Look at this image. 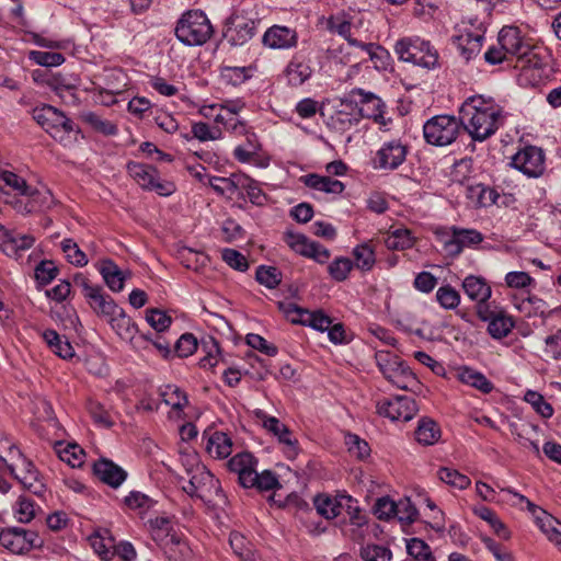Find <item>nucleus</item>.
I'll return each mask as SVG.
<instances>
[{
	"label": "nucleus",
	"instance_id": "nucleus-1",
	"mask_svg": "<svg viewBox=\"0 0 561 561\" xmlns=\"http://www.w3.org/2000/svg\"><path fill=\"white\" fill-rule=\"evenodd\" d=\"M462 128L474 141H484L496 133L503 121V108L483 95L468 98L460 107Z\"/></svg>",
	"mask_w": 561,
	"mask_h": 561
},
{
	"label": "nucleus",
	"instance_id": "nucleus-2",
	"mask_svg": "<svg viewBox=\"0 0 561 561\" xmlns=\"http://www.w3.org/2000/svg\"><path fill=\"white\" fill-rule=\"evenodd\" d=\"M330 28L332 32L339 34L346 42L348 47L354 51L346 49V55L341 58L344 64H359L368 57L370 60H381L387 55V51L378 44L366 43L355 35L354 27L350 21L346 20H330Z\"/></svg>",
	"mask_w": 561,
	"mask_h": 561
},
{
	"label": "nucleus",
	"instance_id": "nucleus-3",
	"mask_svg": "<svg viewBox=\"0 0 561 561\" xmlns=\"http://www.w3.org/2000/svg\"><path fill=\"white\" fill-rule=\"evenodd\" d=\"M394 53L404 62L426 69H434L438 66V51L428 42L419 36L403 37L394 45Z\"/></svg>",
	"mask_w": 561,
	"mask_h": 561
},
{
	"label": "nucleus",
	"instance_id": "nucleus-4",
	"mask_svg": "<svg viewBox=\"0 0 561 561\" xmlns=\"http://www.w3.org/2000/svg\"><path fill=\"white\" fill-rule=\"evenodd\" d=\"M497 42L510 56L516 57L517 67L522 69L540 67L541 59L535 47L524 39L518 27L504 26L499 33Z\"/></svg>",
	"mask_w": 561,
	"mask_h": 561
},
{
	"label": "nucleus",
	"instance_id": "nucleus-5",
	"mask_svg": "<svg viewBox=\"0 0 561 561\" xmlns=\"http://www.w3.org/2000/svg\"><path fill=\"white\" fill-rule=\"evenodd\" d=\"M213 27L202 11H188L182 15L175 27V35L188 46L202 45L211 36Z\"/></svg>",
	"mask_w": 561,
	"mask_h": 561
},
{
	"label": "nucleus",
	"instance_id": "nucleus-6",
	"mask_svg": "<svg viewBox=\"0 0 561 561\" xmlns=\"http://www.w3.org/2000/svg\"><path fill=\"white\" fill-rule=\"evenodd\" d=\"M462 128L460 117L451 115H436L430 118L423 126L426 142L444 147L453 144Z\"/></svg>",
	"mask_w": 561,
	"mask_h": 561
},
{
	"label": "nucleus",
	"instance_id": "nucleus-7",
	"mask_svg": "<svg viewBox=\"0 0 561 561\" xmlns=\"http://www.w3.org/2000/svg\"><path fill=\"white\" fill-rule=\"evenodd\" d=\"M33 118L55 139L62 140V134L69 135L76 130L73 122L51 105L35 108Z\"/></svg>",
	"mask_w": 561,
	"mask_h": 561
},
{
	"label": "nucleus",
	"instance_id": "nucleus-8",
	"mask_svg": "<svg viewBox=\"0 0 561 561\" xmlns=\"http://www.w3.org/2000/svg\"><path fill=\"white\" fill-rule=\"evenodd\" d=\"M10 454L16 455L15 462L7 463L10 473L27 490L34 494L41 495L45 491L39 472L36 470L31 460L25 458L15 447H10Z\"/></svg>",
	"mask_w": 561,
	"mask_h": 561
},
{
	"label": "nucleus",
	"instance_id": "nucleus-9",
	"mask_svg": "<svg viewBox=\"0 0 561 561\" xmlns=\"http://www.w3.org/2000/svg\"><path fill=\"white\" fill-rule=\"evenodd\" d=\"M75 282L82 288L83 297L98 316L108 319L119 308L101 286L91 284L88 278L81 275L77 276Z\"/></svg>",
	"mask_w": 561,
	"mask_h": 561
},
{
	"label": "nucleus",
	"instance_id": "nucleus-10",
	"mask_svg": "<svg viewBox=\"0 0 561 561\" xmlns=\"http://www.w3.org/2000/svg\"><path fill=\"white\" fill-rule=\"evenodd\" d=\"M190 474V479L182 484V490L190 496L211 501L214 495L221 493L219 481L204 467H197Z\"/></svg>",
	"mask_w": 561,
	"mask_h": 561
},
{
	"label": "nucleus",
	"instance_id": "nucleus-11",
	"mask_svg": "<svg viewBox=\"0 0 561 561\" xmlns=\"http://www.w3.org/2000/svg\"><path fill=\"white\" fill-rule=\"evenodd\" d=\"M255 415L261 422L262 426L283 446V451L287 459H295L299 454V446L297 438L293 435L289 427L280 422L277 417L271 416L263 411H256Z\"/></svg>",
	"mask_w": 561,
	"mask_h": 561
},
{
	"label": "nucleus",
	"instance_id": "nucleus-12",
	"mask_svg": "<svg viewBox=\"0 0 561 561\" xmlns=\"http://www.w3.org/2000/svg\"><path fill=\"white\" fill-rule=\"evenodd\" d=\"M129 175L145 190L156 191L161 196H169L174 191V184L161 181L156 168L149 164L129 162L127 164Z\"/></svg>",
	"mask_w": 561,
	"mask_h": 561
},
{
	"label": "nucleus",
	"instance_id": "nucleus-13",
	"mask_svg": "<svg viewBox=\"0 0 561 561\" xmlns=\"http://www.w3.org/2000/svg\"><path fill=\"white\" fill-rule=\"evenodd\" d=\"M0 545L12 553L23 554L42 547L43 540L33 530L13 527L0 533Z\"/></svg>",
	"mask_w": 561,
	"mask_h": 561
},
{
	"label": "nucleus",
	"instance_id": "nucleus-14",
	"mask_svg": "<svg viewBox=\"0 0 561 561\" xmlns=\"http://www.w3.org/2000/svg\"><path fill=\"white\" fill-rule=\"evenodd\" d=\"M279 308L284 311L287 319L295 324L308 325L320 332L329 330L332 319L322 310L309 311L302 309L295 304H279Z\"/></svg>",
	"mask_w": 561,
	"mask_h": 561
},
{
	"label": "nucleus",
	"instance_id": "nucleus-15",
	"mask_svg": "<svg viewBox=\"0 0 561 561\" xmlns=\"http://www.w3.org/2000/svg\"><path fill=\"white\" fill-rule=\"evenodd\" d=\"M379 415L391 421L408 422L417 412V405L413 398L408 396H396L391 399H382L376 405Z\"/></svg>",
	"mask_w": 561,
	"mask_h": 561
},
{
	"label": "nucleus",
	"instance_id": "nucleus-16",
	"mask_svg": "<svg viewBox=\"0 0 561 561\" xmlns=\"http://www.w3.org/2000/svg\"><path fill=\"white\" fill-rule=\"evenodd\" d=\"M512 165L529 178H538L545 171V154L540 148L528 146L515 153Z\"/></svg>",
	"mask_w": 561,
	"mask_h": 561
},
{
	"label": "nucleus",
	"instance_id": "nucleus-17",
	"mask_svg": "<svg viewBox=\"0 0 561 561\" xmlns=\"http://www.w3.org/2000/svg\"><path fill=\"white\" fill-rule=\"evenodd\" d=\"M358 122L357 100L346 98L340 100L327 124L336 131H346Z\"/></svg>",
	"mask_w": 561,
	"mask_h": 561
},
{
	"label": "nucleus",
	"instance_id": "nucleus-18",
	"mask_svg": "<svg viewBox=\"0 0 561 561\" xmlns=\"http://www.w3.org/2000/svg\"><path fill=\"white\" fill-rule=\"evenodd\" d=\"M352 98L358 96L357 110L358 118L367 117L374 119L380 125H386V119L382 113V101L370 92H365L362 89H354L351 91Z\"/></svg>",
	"mask_w": 561,
	"mask_h": 561
},
{
	"label": "nucleus",
	"instance_id": "nucleus-19",
	"mask_svg": "<svg viewBox=\"0 0 561 561\" xmlns=\"http://www.w3.org/2000/svg\"><path fill=\"white\" fill-rule=\"evenodd\" d=\"M229 471L236 473L241 486L250 489L256 472L257 459L248 451L234 455L227 463Z\"/></svg>",
	"mask_w": 561,
	"mask_h": 561
},
{
	"label": "nucleus",
	"instance_id": "nucleus-20",
	"mask_svg": "<svg viewBox=\"0 0 561 561\" xmlns=\"http://www.w3.org/2000/svg\"><path fill=\"white\" fill-rule=\"evenodd\" d=\"M478 314L483 321H489L488 332L494 339H503L510 334L515 323L504 311L489 312L484 306H479Z\"/></svg>",
	"mask_w": 561,
	"mask_h": 561
},
{
	"label": "nucleus",
	"instance_id": "nucleus-21",
	"mask_svg": "<svg viewBox=\"0 0 561 561\" xmlns=\"http://www.w3.org/2000/svg\"><path fill=\"white\" fill-rule=\"evenodd\" d=\"M14 203V208L21 214H32L45 208H49L53 204V195L49 191L32 190L28 186V192L21 195Z\"/></svg>",
	"mask_w": 561,
	"mask_h": 561
},
{
	"label": "nucleus",
	"instance_id": "nucleus-22",
	"mask_svg": "<svg viewBox=\"0 0 561 561\" xmlns=\"http://www.w3.org/2000/svg\"><path fill=\"white\" fill-rule=\"evenodd\" d=\"M407 147L399 140L383 144L377 151V162L380 169L394 170L405 160Z\"/></svg>",
	"mask_w": 561,
	"mask_h": 561
},
{
	"label": "nucleus",
	"instance_id": "nucleus-23",
	"mask_svg": "<svg viewBox=\"0 0 561 561\" xmlns=\"http://www.w3.org/2000/svg\"><path fill=\"white\" fill-rule=\"evenodd\" d=\"M149 528L153 541L163 549L181 543V538L175 534L171 520L167 517L150 519Z\"/></svg>",
	"mask_w": 561,
	"mask_h": 561
},
{
	"label": "nucleus",
	"instance_id": "nucleus-24",
	"mask_svg": "<svg viewBox=\"0 0 561 561\" xmlns=\"http://www.w3.org/2000/svg\"><path fill=\"white\" fill-rule=\"evenodd\" d=\"M94 474L105 484L117 489L127 478V472L112 460L101 458L93 465Z\"/></svg>",
	"mask_w": 561,
	"mask_h": 561
},
{
	"label": "nucleus",
	"instance_id": "nucleus-25",
	"mask_svg": "<svg viewBox=\"0 0 561 561\" xmlns=\"http://www.w3.org/2000/svg\"><path fill=\"white\" fill-rule=\"evenodd\" d=\"M34 243L35 237L33 234L7 230L2 242V250L5 255L19 260L22 252L31 249Z\"/></svg>",
	"mask_w": 561,
	"mask_h": 561
},
{
	"label": "nucleus",
	"instance_id": "nucleus-26",
	"mask_svg": "<svg viewBox=\"0 0 561 561\" xmlns=\"http://www.w3.org/2000/svg\"><path fill=\"white\" fill-rule=\"evenodd\" d=\"M483 39V32L463 30L459 35L454 37V43L461 57L466 61H469L480 53Z\"/></svg>",
	"mask_w": 561,
	"mask_h": 561
},
{
	"label": "nucleus",
	"instance_id": "nucleus-27",
	"mask_svg": "<svg viewBox=\"0 0 561 561\" xmlns=\"http://www.w3.org/2000/svg\"><path fill=\"white\" fill-rule=\"evenodd\" d=\"M107 321L122 340L130 342L134 346L138 345V337L136 336L139 333L138 327L123 308L119 307Z\"/></svg>",
	"mask_w": 561,
	"mask_h": 561
},
{
	"label": "nucleus",
	"instance_id": "nucleus-28",
	"mask_svg": "<svg viewBox=\"0 0 561 561\" xmlns=\"http://www.w3.org/2000/svg\"><path fill=\"white\" fill-rule=\"evenodd\" d=\"M263 43L271 48H290L297 44V33L287 26L273 25L265 32Z\"/></svg>",
	"mask_w": 561,
	"mask_h": 561
},
{
	"label": "nucleus",
	"instance_id": "nucleus-29",
	"mask_svg": "<svg viewBox=\"0 0 561 561\" xmlns=\"http://www.w3.org/2000/svg\"><path fill=\"white\" fill-rule=\"evenodd\" d=\"M347 502H351L350 495L331 496L329 494H319L314 497L317 512L327 519L337 517Z\"/></svg>",
	"mask_w": 561,
	"mask_h": 561
},
{
	"label": "nucleus",
	"instance_id": "nucleus-30",
	"mask_svg": "<svg viewBox=\"0 0 561 561\" xmlns=\"http://www.w3.org/2000/svg\"><path fill=\"white\" fill-rule=\"evenodd\" d=\"M462 288L466 295L480 306L486 302L491 297V287L482 277L469 275L462 282Z\"/></svg>",
	"mask_w": 561,
	"mask_h": 561
},
{
	"label": "nucleus",
	"instance_id": "nucleus-31",
	"mask_svg": "<svg viewBox=\"0 0 561 561\" xmlns=\"http://www.w3.org/2000/svg\"><path fill=\"white\" fill-rule=\"evenodd\" d=\"M206 450L213 458L225 459L232 453V440L228 434L215 431L208 435Z\"/></svg>",
	"mask_w": 561,
	"mask_h": 561
},
{
	"label": "nucleus",
	"instance_id": "nucleus-32",
	"mask_svg": "<svg viewBox=\"0 0 561 561\" xmlns=\"http://www.w3.org/2000/svg\"><path fill=\"white\" fill-rule=\"evenodd\" d=\"M312 75V69L308 61L301 57H294L286 68L288 83L293 87L304 84Z\"/></svg>",
	"mask_w": 561,
	"mask_h": 561
},
{
	"label": "nucleus",
	"instance_id": "nucleus-33",
	"mask_svg": "<svg viewBox=\"0 0 561 561\" xmlns=\"http://www.w3.org/2000/svg\"><path fill=\"white\" fill-rule=\"evenodd\" d=\"M301 180L308 187L329 194H341L345 188L341 181L334 180L330 176H322L312 173L302 176Z\"/></svg>",
	"mask_w": 561,
	"mask_h": 561
},
{
	"label": "nucleus",
	"instance_id": "nucleus-34",
	"mask_svg": "<svg viewBox=\"0 0 561 561\" xmlns=\"http://www.w3.org/2000/svg\"><path fill=\"white\" fill-rule=\"evenodd\" d=\"M99 272L111 290L121 291L124 288L125 277L112 260L101 261Z\"/></svg>",
	"mask_w": 561,
	"mask_h": 561
},
{
	"label": "nucleus",
	"instance_id": "nucleus-35",
	"mask_svg": "<svg viewBox=\"0 0 561 561\" xmlns=\"http://www.w3.org/2000/svg\"><path fill=\"white\" fill-rule=\"evenodd\" d=\"M385 378L402 390H409L417 383L415 375L402 362H400L397 367L388 369V374Z\"/></svg>",
	"mask_w": 561,
	"mask_h": 561
},
{
	"label": "nucleus",
	"instance_id": "nucleus-36",
	"mask_svg": "<svg viewBox=\"0 0 561 561\" xmlns=\"http://www.w3.org/2000/svg\"><path fill=\"white\" fill-rule=\"evenodd\" d=\"M353 256L355 259L354 266L364 272L370 271L376 263L375 250L370 242L355 247Z\"/></svg>",
	"mask_w": 561,
	"mask_h": 561
},
{
	"label": "nucleus",
	"instance_id": "nucleus-37",
	"mask_svg": "<svg viewBox=\"0 0 561 561\" xmlns=\"http://www.w3.org/2000/svg\"><path fill=\"white\" fill-rule=\"evenodd\" d=\"M456 228L457 227H438L434 230L436 241L449 256L459 255V247L456 245Z\"/></svg>",
	"mask_w": 561,
	"mask_h": 561
},
{
	"label": "nucleus",
	"instance_id": "nucleus-38",
	"mask_svg": "<svg viewBox=\"0 0 561 561\" xmlns=\"http://www.w3.org/2000/svg\"><path fill=\"white\" fill-rule=\"evenodd\" d=\"M468 197L478 207H486L496 203L499 194L482 184L471 185L467 188Z\"/></svg>",
	"mask_w": 561,
	"mask_h": 561
},
{
	"label": "nucleus",
	"instance_id": "nucleus-39",
	"mask_svg": "<svg viewBox=\"0 0 561 561\" xmlns=\"http://www.w3.org/2000/svg\"><path fill=\"white\" fill-rule=\"evenodd\" d=\"M440 437L439 426L430 419H423L420 421L419 426L415 431V438L423 445H433Z\"/></svg>",
	"mask_w": 561,
	"mask_h": 561
},
{
	"label": "nucleus",
	"instance_id": "nucleus-40",
	"mask_svg": "<svg viewBox=\"0 0 561 561\" xmlns=\"http://www.w3.org/2000/svg\"><path fill=\"white\" fill-rule=\"evenodd\" d=\"M239 182L242 183V185H238V190L245 191L253 205L263 206L266 204L267 195L262 191L256 181L244 174H239Z\"/></svg>",
	"mask_w": 561,
	"mask_h": 561
},
{
	"label": "nucleus",
	"instance_id": "nucleus-41",
	"mask_svg": "<svg viewBox=\"0 0 561 561\" xmlns=\"http://www.w3.org/2000/svg\"><path fill=\"white\" fill-rule=\"evenodd\" d=\"M7 188L15 191L20 196L28 192L26 181L18 174L0 169V192H5Z\"/></svg>",
	"mask_w": 561,
	"mask_h": 561
},
{
	"label": "nucleus",
	"instance_id": "nucleus-42",
	"mask_svg": "<svg viewBox=\"0 0 561 561\" xmlns=\"http://www.w3.org/2000/svg\"><path fill=\"white\" fill-rule=\"evenodd\" d=\"M536 520L540 529L547 535L548 539L561 550V530L556 527L559 522L545 511H541L540 516H536Z\"/></svg>",
	"mask_w": 561,
	"mask_h": 561
},
{
	"label": "nucleus",
	"instance_id": "nucleus-43",
	"mask_svg": "<svg viewBox=\"0 0 561 561\" xmlns=\"http://www.w3.org/2000/svg\"><path fill=\"white\" fill-rule=\"evenodd\" d=\"M149 345H152L157 350V352L164 358H167L171 353V343L168 342L162 336H160L158 333H140L138 336V345L136 347H142L144 350H148Z\"/></svg>",
	"mask_w": 561,
	"mask_h": 561
},
{
	"label": "nucleus",
	"instance_id": "nucleus-44",
	"mask_svg": "<svg viewBox=\"0 0 561 561\" xmlns=\"http://www.w3.org/2000/svg\"><path fill=\"white\" fill-rule=\"evenodd\" d=\"M437 477L442 482L458 490H465L471 483L470 479L466 474L448 467L440 468L437 472Z\"/></svg>",
	"mask_w": 561,
	"mask_h": 561
},
{
	"label": "nucleus",
	"instance_id": "nucleus-45",
	"mask_svg": "<svg viewBox=\"0 0 561 561\" xmlns=\"http://www.w3.org/2000/svg\"><path fill=\"white\" fill-rule=\"evenodd\" d=\"M459 378L463 383L474 387L483 393H490L493 390L492 382L484 375L470 368L461 370Z\"/></svg>",
	"mask_w": 561,
	"mask_h": 561
},
{
	"label": "nucleus",
	"instance_id": "nucleus-46",
	"mask_svg": "<svg viewBox=\"0 0 561 561\" xmlns=\"http://www.w3.org/2000/svg\"><path fill=\"white\" fill-rule=\"evenodd\" d=\"M385 244L390 250H405L412 248L414 239L408 229H396L385 240Z\"/></svg>",
	"mask_w": 561,
	"mask_h": 561
},
{
	"label": "nucleus",
	"instance_id": "nucleus-47",
	"mask_svg": "<svg viewBox=\"0 0 561 561\" xmlns=\"http://www.w3.org/2000/svg\"><path fill=\"white\" fill-rule=\"evenodd\" d=\"M61 250L65 253L67 261L76 266H85L88 264V257L83 251L80 250L77 242L72 239H65L60 243Z\"/></svg>",
	"mask_w": 561,
	"mask_h": 561
},
{
	"label": "nucleus",
	"instance_id": "nucleus-48",
	"mask_svg": "<svg viewBox=\"0 0 561 561\" xmlns=\"http://www.w3.org/2000/svg\"><path fill=\"white\" fill-rule=\"evenodd\" d=\"M81 117L83 122L89 124L98 133H101L105 136H114L117 134V126L114 123L101 118L93 112H84L82 113Z\"/></svg>",
	"mask_w": 561,
	"mask_h": 561
},
{
	"label": "nucleus",
	"instance_id": "nucleus-49",
	"mask_svg": "<svg viewBox=\"0 0 561 561\" xmlns=\"http://www.w3.org/2000/svg\"><path fill=\"white\" fill-rule=\"evenodd\" d=\"M474 512L481 519L489 523L491 528L499 537L503 539L510 538V531L507 530L506 526L500 520V518L491 508L486 506H481L477 508Z\"/></svg>",
	"mask_w": 561,
	"mask_h": 561
},
{
	"label": "nucleus",
	"instance_id": "nucleus-50",
	"mask_svg": "<svg viewBox=\"0 0 561 561\" xmlns=\"http://www.w3.org/2000/svg\"><path fill=\"white\" fill-rule=\"evenodd\" d=\"M250 488H255L260 492H265L280 489L282 485L274 472L271 470H263L261 473L257 471L255 472Z\"/></svg>",
	"mask_w": 561,
	"mask_h": 561
},
{
	"label": "nucleus",
	"instance_id": "nucleus-51",
	"mask_svg": "<svg viewBox=\"0 0 561 561\" xmlns=\"http://www.w3.org/2000/svg\"><path fill=\"white\" fill-rule=\"evenodd\" d=\"M436 300L442 308L454 310L460 304V295L453 286L444 285L437 289Z\"/></svg>",
	"mask_w": 561,
	"mask_h": 561
},
{
	"label": "nucleus",
	"instance_id": "nucleus-52",
	"mask_svg": "<svg viewBox=\"0 0 561 561\" xmlns=\"http://www.w3.org/2000/svg\"><path fill=\"white\" fill-rule=\"evenodd\" d=\"M208 184L220 195L225 193L233 194L238 190V185H242L239 182V174H231L229 178L211 176L208 180Z\"/></svg>",
	"mask_w": 561,
	"mask_h": 561
},
{
	"label": "nucleus",
	"instance_id": "nucleus-53",
	"mask_svg": "<svg viewBox=\"0 0 561 561\" xmlns=\"http://www.w3.org/2000/svg\"><path fill=\"white\" fill-rule=\"evenodd\" d=\"M524 400L529 403L534 410L542 417L549 419L553 415L552 405L545 400L541 393L534 390H528L524 396Z\"/></svg>",
	"mask_w": 561,
	"mask_h": 561
},
{
	"label": "nucleus",
	"instance_id": "nucleus-54",
	"mask_svg": "<svg viewBox=\"0 0 561 561\" xmlns=\"http://www.w3.org/2000/svg\"><path fill=\"white\" fill-rule=\"evenodd\" d=\"M203 350L205 351V356L199 359V366L202 368H214L220 357V350L217 341L213 337H209L208 340H204L203 343Z\"/></svg>",
	"mask_w": 561,
	"mask_h": 561
},
{
	"label": "nucleus",
	"instance_id": "nucleus-55",
	"mask_svg": "<svg viewBox=\"0 0 561 561\" xmlns=\"http://www.w3.org/2000/svg\"><path fill=\"white\" fill-rule=\"evenodd\" d=\"M354 267L351 259L340 256L334 259L328 266L330 276L336 282H343L348 277L350 272Z\"/></svg>",
	"mask_w": 561,
	"mask_h": 561
},
{
	"label": "nucleus",
	"instance_id": "nucleus-56",
	"mask_svg": "<svg viewBox=\"0 0 561 561\" xmlns=\"http://www.w3.org/2000/svg\"><path fill=\"white\" fill-rule=\"evenodd\" d=\"M256 280L267 288H275L282 280V273L275 266L261 265L255 273Z\"/></svg>",
	"mask_w": 561,
	"mask_h": 561
},
{
	"label": "nucleus",
	"instance_id": "nucleus-57",
	"mask_svg": "<svg viewBox=\"0 0 561 561\" xmlns=\"http://www.w3.org/2000/svg\"><path fill=\"white\" fill-rule=\"evenodd\" d=\"M483 241V236L476 229L456 228V245L459 247V254L465 248L477 245Z\"/></svg>",
	"mask_w": 561,
	"mask_h": 561
},
{
	"label": "nucleus",
	"instance_id": "nucleus-58",
	"mask_svg": "<svg viewBox=\"0 0 561 561\" xmlns=\"http://www.w3.org/2000/svg\"><path fill=\"white\" fill-rule=\"evenodd\" d=\"M59 458L72 468L81 467L84 461V450L77 444H69L59 451Z\"/></svg>",
	"mask_w": 561,
	"mask_h": 561
},
{
	"label": "nucleus",
	"instance_id": "nucleus-59",
	"mask_svg": "<svg viewBox=\"0 0 561 561\" xmlns=\"http://www.w3.org/2000/svg\"><path fill=\"white\" fill-rule=\"evenodd\" d=\"M407 550L415 560L434 561L430 546L420 538L408 540Z\"/></svg>",
	"mask_w": 561,
	"mask_h": 561
},
{
	"label": "nucleus",
	"instance_id": "nucleus-60",
	"mask_svg": "<svg viewBox=\"0 0 561 561\" xmlns=\"http://www.w3.org/2000/svg\"><path fill=\"white\" fill-rule=\"evenodd\" d=\"M163 401L173 410H182L187 404L186 394L176 386H167L162 392Z\"/></svg>",
	"mask_w": 561,
	"mask_h": 561
},
{
	"label": "nucleus",
	"instance_id": "nucleus-61",
	"mask_svg": "<svg viewBox=\"0 0 561 561\" xmlns=\"http://www.w3.org/2000/svg\"><path fill=\"white\" fill-rule=\"evenodd\" d=\"M124 502L128 508L138 510L140 513L149 511L154 505V501L151 497L139 491H131Z\"/></svg>",
	"mask_w": 561,
	"mask_h": 561
},
{
	"label": "nucleus",
	"instance_id": "nucleus-62",
	"mask_svg": "<svg viewBox=\"0 0 561 561\" xmlns=\"http://www.w3.org/2000/svg\"><path fill=\"white\" fill-rule=\"evenodd\" d=\"M91 546L94 551L103 559L108 560L113 556L114 541L107 536H101L99 533L90 537Z\"/></svg>",
	"mask_w": 561,
	"mask_h": 561
},
{
	"label": "nucleus",
	"instance_id": "nucleus-63",
	"mask_svg": "<svg viewBox=\"0 0 561 561\" xmlns=\"http://www.w3.org/2000/svg\"><path fill=\"white\" fill-rule=\"evenodd\" d=\"M360 557L364 561H391L392 552L387 547L371 545L362 548Z\"/></svg>",
	"mask_w": 561,
	"mask_h": 561
},
{
	"label": "nucleus",
	"instance_id": "nucleus-64",
	"mask_svg": "<svg viewBox=\"0 0 561 561\" xmlns=\"http://www.w3.org/2000/svg\"><path fill=\"white\" fill-rule=\"evenodd\" d=\"M285 241L291 250H294L296 253H298L302 256L307 257L309 254V250H311L310 247H311L312 241H310L304 234L286 232Z\"/></svg>",
	"mask_w": 561,
	"mask_h": 561
}]
</instances>
